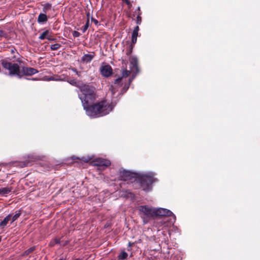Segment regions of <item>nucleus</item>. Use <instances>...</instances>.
Here are the masks:
<instances>
[{"label":"nucleus","instance_id":"obj_1","mask_svg":"<svg viewBox=\"0 0 260 260\" xmlns=\"http://www.w3.org/2000/svg\"><path fill=\"white\" fill-rule=\"evenodd\" d=\"M112 102L110 103L106 100H103L95 104L92 105L86 109V114L92 118L100 117L108 114L112 111L115 105H113L114 102V95L112 94Z\"/></svg>","mask_w":260,"mask_h":260},{"label":"nucleus","instance_id":"obj_2","mask_svg":"<svg viewBox=\"0 0 260 260\" xmlns=\"http://www.w3.org/2000/svg\"><path fill=\"white\" fill-rule=\"evenodd\" d=\"M1 62L2 67L9 71L8 75L10 76L16 75L21 78L22 75L21 73L24 75L31 76L38 73V71L35 68L25 67H22L20 71V67L17 63H12L5 59L2 60Z\"/></svg>","mask_w":260,"mask_h":260},{"label":"nucleus","instance_id":"obj_3","mask_svg":"<svg viewBox=\"0 0 260 260\" xmlns=\"http://www.w3.org/2000/svg\"><path fill=\"white\" fill-rule=\"evenodd\" d=\"M80 91L78 96L84 109L86 111L96 99L95 88L90 85L85 84L80 87Z\"/></svg>","mask_w":260,"mask_h":260},{"label":"nucleus","instance_id":"obj_4","mask_svg":"<svg viewBox=\"0 0 260 260\" xmlns=\"http://www.w3.org/2000/svg\"><path fill=\"white\" fill-rule=\"evenodd\" d=\"M156 181L152 173L142 174L139 176L138 181L144 191H150L151 189L152 183Z\"/></svg>","mask_w":260,"mask_h":260},{"label":"nucleus","instance_id":"obj_5","mask_svg":"<svg viewBox=\"0 0 260 260\" xmlns=\"http://www.w3.org/2000/svg\"><path fill=\"white\" fill-rule=\"evenodd\" d=\"M138 211L144 224L147 223L151 219H155L154 208L146 205L140 206L138 207Z\"/></svg>","mask_w":260,"mask_h":260},{"label":"nucleus","instance_id":"obj_6","mask_svg":"<svg viewBox=\"0 0 260 260\" xmlns=\"http://www.w3.org/2000/svg\"><path fill=\"white\" fill-rule=\"evenodd\" d=\"M130 71L126 69H124L122 71V77L116 79L114 82V85H111L110 88L111 94L113 95H115L116 92L118 91V87L121 86L123 85V78H126L130 74Z\"/></svg>","mask_w":260,"mask_h":260},{"label":"nucleus","instance_id":"obj_7","mask_svg":"<svg viewBox=\"0 0 260 260\" xmlns=\"http://www.w3.org/2000/svg\"><path fill=\"white\" fill-rule=\"evenodd\" d=\"M155 211V217H172L173 218V221L172 219H170L171 222H174L176 220L175 215L172 213V212L168 209L165 208H154Z\"/></svg>","mask_w":260,"mask_h":260},{"label":"nucleus","instance_id":"obj_8","mask_svg":"<svg viewBox=\"0 0 260 260\" xmlns=\"http://www.w3.org/2000/svg\"><path fill=\"white\" fill-rule=\"evenodd\" d=\"M168 218V217H155L156 220L154 225L157 228L162 227L161 229H162L168 226V222L173 223L174 222H171L170 220L169 221Z\"/></svg>","mask_w":260,"mask_h":260},{"label":"nucleus","instance_id":"obj_9","mask_svg":"<svg viewBox=\"0 0 260 260\" xmlns=\"http://www.w3.org/2000/svg\"><path fill=\"white\" fill-rule=\"evenodd\" d=\"M100 71L102 75L106 78L111 76L113 73L112 67L107 64H102L100 68Z\"/></svg>","mask_w":260,"mask_h":260},{"label":"nucleus","instance_id":"obj_10","mask_svg":"<svg viewBox=\"0 0 260 260\" xmlns=\"http://www.w3.org/2000/svg\"><path fill=\"white\" fill-rule=\"evenodd\" d=\"M94 162L95 166L102 168V169H104L105 168L108 167L111 164L110 160L101 158H98L96 159L94 161Z\"/></svg>","mask_w":260,"mask_h":260},{"label":"nucleus","instance_id":"obj_11","mask_svg":"<svg viewBox=\"0 0 260 260\" xmlns=\"http://www.w3.org/2000/svg\"><path fill=\"white\" fill-rule=\"evenodd\" d=\"M131 69L133 71H138V59L135 56L129 58Z\"/></svg>","mask_w":260,"mask_h":260},{"label":"nucleus","instance_id":"obj_12","mask_svg":"<svg viewBox=\"0 0 260 260\" xmlns=\"http://www.w3.org/2000/svg\"><path fill=\"white\" fill-rule=\"evenodd\" d=\"M94 56V52L92 54H85L81 58V60L83 62L88 63L90 62Z\"/></svg>","mask_w":260,"mask_h":260},{"label":"nucleus","instance_id":"obj_13","mask_svg":"<svg viewBox=\"0 0 260 260\" xmlns=\"http://www.w3.org/2000/svg\"><path fill=\"white\" fill-rule=\"evenodd\" d=\"M48 20V17L46 13H40L38 17V22L39 23L42 24L46 22Z\"/></svg>","mask_w":260,"mask_h":260},{"label":"nucleus","instance_id":"obj_14","mask_svg":"<svg viewBox=\"0 0 260 260\" xmlns=\"http://www.w3.org/2000/svg\"><path fill=\"white\" fill-rule=\"evenodd\" d=\"M12 190V188L9 187L0 188V195L4 196L8 194Z\"/></svg>","mask_w":260,"mask_h":260},{"label":"nucleus","instance_id":"obj_15","mask_svg":"<svg viewBox=\"0 0 260 260\" xmlns=\"http://www.w3.org/2000/svg\"><path fill=\"white\" fill-rule=\"evenodd\" d=\"M11 214H9L7 215L1 222H0V226L4 227L8 223V222L11 220Z\"/></svg>","mask_w":260,"mask_h":260},{"label":"nucleus","instance_id":"obj_16","mask_svg":"<svg viewBox=\"0 0 260 260\" xmlns=\"http://www.w3.org/2000/svg\"><path fill=\"white\" fill-rule=\"evenodd\" d=\"M131 81H132V80L130 79H129L128 83L125 82L124 85H123V86L121 89V91L120 92V94L125 93L127 91V90L129 88V84H130Z\"/></svg>","mask_w":260,"mask_h":260},{"label":"nucleus","instance_id":"obj_17","mask_svg":"<svg viewBox=\"0 0 260 260\" xmlns=\"http://www.w3.org/2000/svg\"><path fill=\"white\" fill-rule=\"evenodd\" d=\"M50 31L49 30H46L40 35L39 38L42 40H44L45 39H48Z\"/></svg>","mask_w":260,"mask_h":260},{"label":"nucleus","instance_id":"obj_18","mask_svg":"<svg viewBox=\"0 0 260 260\" xmlns=\"http://www.w3.org/2000/svg\"><path fill=\"white\" fill-rule=\"evenodd\" d=\"M133 45H128L126 48L125 54L127 57H130L133 49Z\"/></svg>","mask_w":260,"mask_h":260},{"label":"nucleus","instance_id":"obj_19","mask_svg":"<svg viewBox=\"0 0 260 260\" xmlns=\"http://www.w3.org/2000/svg\"><path fill=\"white\" fill-rule=\"evenodd\" d=\"M43 11L44 13H46L48 11L51 9V4L50 3H46L43 5Z\"/></svg>","mask_w":260,"mask_h":260},{"label":"nucleus","instance_id":"obj_20","mask_svg":"<svg viewBox=\"0 0 260 260\" xmlns=\"http://www.w3.org/2000/svg\"><path fill=\"white\" fill-rule=\"evenodd\" d=\"M36 249V246H32L30 248H29L28 249L25 250L23 254H22V256H26L28 255L29 254H30L31 252L34 251Z\"/></svg>","mask_w":260,"mask_h":260},{"label":"nucleus","instance_id":"obj_21","mask_svg":"<svg viewBox=\"0 0 260 260\" xmlns=\"http://www.w3.org/2000/svg\"><path fill=\"white\" fill-rule=\"evenodd\" d=\"M127 253L125 251L121 252L120 254L118 256V259L124 260L127 257Z\"/></svg>","mask_w":260,"mask_h":260},{"label":"nucleus","instance_id":"obj_22","mask_svg":"<svg viewBox=\"0 0 260 260\" xmlns=\"http://www.w3.org/2000/svg\"><path fill=\"white\" fill-rule=\"evenodd\" d=\"M60 243V239L57 238H54L51 240L50 242L49 245L51 247L54 246L55 244H58Z\"/></svg>","mask_w":260,"mask_h":260},{"label":"nucleus","instance_id":"obj_23","mask_svg":"<svg viewBox=\"0 0 260 260\" xmlns=\"http://www.w3.org/2000/svg\"><path fill=\"white\" fill-rule=\"evenodd\" d=\"M21 213L20 211H19L18 212L16 213V214L13 215L12 217L11 216V223L13 222L14 221L17 220L20 216Z\"/></svg>","mask_w":260,"mask_h":260},{"label":"nucleus","instance_id":"obj_24","mask_svg":"<svg viewBox=\"0 0 260 260\" xmlns=\"http://www.w3.org/2000/svg\"><path fill=\"white\" fill-rule=\"evenodd\" d=\"M89 26V20L87 19L85 24L81 28V30L83 33H84L88 28Z\"/></svg>","mask_w":260,"mask_h":260},{"label":"nucleus","instance_id":"obj_25","mask_svg":"<svg viewBox=\"0 0 260 260\" xmlns=\"http://www.w3.org/2000/svg\"><path fill=\"white\" fill-rule=\"evenodd\" d=\"M122 177L123 178L124 180H127L128 179L129 177L131 176L130 172L128 171H124L122 173Z\"/></svg>","mask_w":260,"mask_h":260},{"label":"nucleus","instance_id":"obj_26","mask_svg":"<svg viewBox=\"0 0 260 260\" xmlns=\"http://www.w3.org/2000/svg\"><path fill=\"white\" fill-rule=\"evenodd\" d=\"M61 47V45L59 44H54L53 45H51L50 46V49L52 50H56L58 49H59Z\"/></svg>","mask_w":260,"mask_h":260},{"label":"nucleus","instance_id":"obj_27","mask_svg":"<svg viewBox=\"0 0 260 260\" xmlns=\"http://www.w3.org/2000/svg\"><path fill=\"white\" fill-rule=\"evenodd\" d=\"M141 12H138L137 14L136 23L138 25L140 24L141 23V21H142V18L141 17Z\"/></svg>","mask_w":260,"mask_h":260},{"label":"nucleus","instance_id":"obj_28","mask_svg":"<svg viewBox=\"0 0 260 260\" xmlns=\"http://www.w3.org/2000/svg\"><path fill=\"white\" fill-rule=\"evenodd\" d=\"M137 38L135 37H132V42H131V44H129V45H133V47H134V45L137 42Z\"/></svg>","mask_w":260,"mask_h":260},{"label":"nucleus","instance_id":"obj_29","mask_svg":"<svg viewBox=\"0 0 260 260\" xmlns=\"http://www.w3.org/2000/svg\"><path fill=\"white\" fill-rule=\"evenodd\" d=\"M8 35L4 31L0 30V38H7Z\"/></svg>","mask_w":260,"mask_h":260},{"label":"nucleus","instance_id":"obj_30","mask_svg":"<svg viewBox=\"0 0 260 260\" xmlns=\"http://www.w3.org/2000/svg\"><path fill=\"white\" fill-rule=\"evenodd\" d=\"M72 35L74 38H77L79 37L81 34L79 32L75 30L72 32Z\"/></svg>","mask_w":260,"mask_h":260},{"label":"nucleus","instance_id":"obj_31","mask_svg":"<svg viewBox=\"0 0 260 260\" xmlns=\"http://www.w3.org/2000/svg\"><path fill=\"white\" fill-rule=\"evenodd\" d=\"M138 36V32H137V31L136 32V31H133V33H132V37H135L137 38Z\"/></svg>","mask_w":260,"mask_h":260},{"label":"nucleus","instance_id":"obj_32","mask_svg":"<svg viewBox=\"0 0 260 260\" xmlns=\"http://www.w3.org/2000/svg\"><path fill=\"white\" fill-rule=\"evenodd\" d=\"M91 20L96 25H97L98 24L99 22L96 19H95L92 18Z\"/></svg>","mask_w":260,"mask_h":260},{"label":"nucleus","instance_id":"obj_33","mask_svg":"<svg viewBox=\"0 0 260 260\" xmlns=\"http://www.w3.org/2000/svg\"><path fill=\"white\" fill-rule=\"evenodd\" d=\"M73 71H74L78 76H80V73L77 71L75 69H72Z\"/></svg>","mask_w":260,"mask_h":260},{"label":"nucleus","instance_id":"obj_34","mask_svg":"<svg viewBox=\"0 0 260 260\" xmlns=\"http://www.w3.org/2000/svg\"><path fill=\"white\" fill-rule=\"evenodd\" d=\"M122 1H123V2H124L125 4H126L127 5H131V3H130L129 0H122Z\"/></svg>","mask_w":260,"mask_h":260},{"label":"nucleus","instance_id":"obj_35","mask_svg":"<svg viewBox=\"0 0 260 260\" xmlns=\"http://www.w3.org/2000/svg\"><path fill=\"white\" fill-rule=\"evenodd\" d=\"M139 30V27L138 26H136V27H135V28H134V29L133 30V31H136V32L137 31L138 32Z\"/></svg>","mask_w":260,"mask_h":260},{"label":"nucleus","instance_id":"obj_36","mask_svg":"<svg viewBox=\"0 0 260 260\" xmlns=\"http://www.w3.org/2000/svg\"><path fill=\"white\" fill-rule=\"evenodd\" d=\"M48 39V40H49V41H55V40H56V39L51 38V37H50V35H49V37H48V39Z\"/></svg>","mask_w":260,"mask_h":260},{"label":"nucleus","instance_id":"obj_37","mask_svg":"<svg viewBox=\"0 0 260 260\" xmlns=\"http://www.w3.org/2000/svg\"><path fill=\"white\" fill-rule=\"evenodd\" d=\"M15 50H15V49H12L11 50V53H12V54L14 53V52H15Z\"/></svg>","mask_w":260,"mask_h":260},{"label":"nucleus","instance_id":"obj_38","mask_svg":"<svg viewBox=\"0 0 260 260\" xmlns=\"http://www.w3.org/2000/svg\"><path fill=\"white\" fill-rule=\"evenodd\" d=\"M70 83L72 85H74L76 83V82L75 81L73 80V81H71Z\"/></svg>","mask_w":260,"mask_h":260},{"label":"nucleus","instance_id":"obj_39","mask_svg":"<svg viewBox=\"0 0 260 260\" xmlns=\"http://www.w3.org/2000/svg\"><path fill=\"white\" fill-rule=\"evenodd\" d=\"M137 10H138V12H140V7H138L137 8Z\"/></svg>","mask_w":260,"mask_h":260},{"label":"nucleus","instance_id":"obj_40","mask_svg":"<svg viewBox=\"0 0 260 260\" xmlns=\"http://www.w3.org/2000/svg\"><path fill=\"white\" fill-rule=\"evenodd\" d=\"M89 15H90L89 13V12H88V13H87V17H88V18H87V19H89Z\"/></svg>","mask_w":260,"mask_h":260},{"label":"nucleus","instance_id":"obj_41","mask_svg":"<svg viewBox=\"0 0 260 260\" xmlns=\"http://www.w3.org/2000/svg\"><path fill=\"white\" fill-rule=\"evenodd\" d=\"M58 260H66V259L62 257V258H59Z\"/></svg>","mask_w":260,"mask_h":260},{"label":"nucleus","instance_id":"obj_42","mask_svg":"<svg viewBox=\"0 0 260 260\" xmlns=\"http://www.w3.org/2000/svg\"><path fill=\"white\" fill-rule=\"evenodd\" d=\"M124 61V63H127V60H123V62Z\"/></svg>","mask_w":260,"mask_h":260},{"label":"nucleus","instance_id":"obj_43","mask_svg":"<svg viewBox=\"0 0 260 260\" xmlns=\"http://www.w3.org/2000/svg\"><path fill=\"white\" fill-rule=\"evenodd\" d=\"M1 241H2V237L0 236V242H1Z\"/></svg>","mask_w":260,"mask_h":260},{"label":"nucleus","instance_id":"obj_44","mask_svg":"<svg viewBox=\"0 0 260 260\" xmlns=\"http://www.w3.org/2000/svg\"><path fill=\"white\" fill-rule=\"evenodd\" d=\"M32 80H36V79L35 78H32Z\"/></svg>","mask_w":260,"mask_h":260},{"label":"nucleus","instance_id":"obj_45","mask_svg":"<svg viewBox=\"0 0 260 260\" xmlns=\"http://www.w3.org/2000/svg\"><path fill=\"white\" fill-rule=\"evenodd\" d=\"M75 260H79V259H75Z\"/></svg>","mask_w":260,"mask_h":260}]
</instances>
